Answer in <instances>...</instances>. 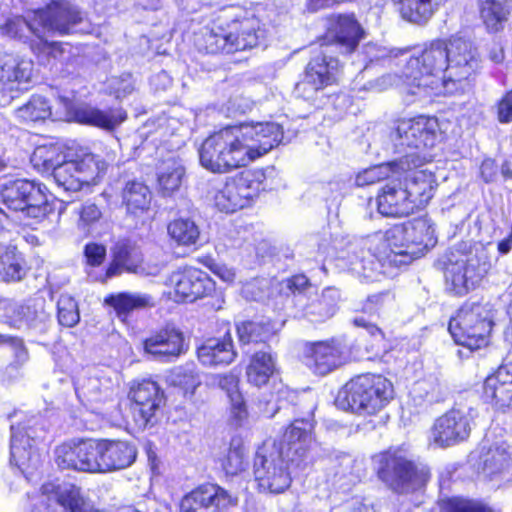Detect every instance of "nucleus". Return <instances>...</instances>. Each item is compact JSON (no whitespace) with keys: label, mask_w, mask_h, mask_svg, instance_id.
Returning <instances> with one entry per match:
<instances>
[{"label":"nucleus","mask_w":512,"mask_h":512,"mask_svg":"<svg viewBox=\"0 0 512 512\" xmlns=\"http://www.w3.org/2000/svg\"><path fill=\"white\" fill-rule=\"evenodd\" d=\"M340 301V290L335 287H326L319 296L306 305L305 314L312 321L324 322L337 313Z\"/></svg>","instance_id":"44"},{"label":"nucleus","mask_w":512,"mask_h":512,"mask_svg":"<svg viewBox=\"0 0 512 512\" xmlns=\"http://www.w3.org/2000/svg\"><path fill=\"white\" fill-rule=\"evenodd\" d=\"M185 168L175 160L167 163V166L158 174L157 188L163 197L171 196L181 187Z\"/></svg>","instance_id":"50"},{"label":"nucleus","mask_w":512,"mask_h":512,"mask_svg":"<svg viewBox=\"0 0 512 512\" xmlns=\"http://www.w3.org/2000/svg\"><path fill=\"white\" fill-rule=\"evenodd\" d=\"M197 357L205 366H227L237 357L231 331L220 337L207 338L198 348Z\"/></svg>","instance_id":"31"},{"label":"nucleus","mask_w":512,"mask_h":512,"mask_svg":"<svg viewBox=\"0 0 512 512\" xmlns=\"http://www.w3.org/2000/svg\"><path fill=\"white\" fill-rule=\"evenodd\" d=\"M237 337L240 345H267L275 334L273 327L268 322L245 320L236 326Z\"/></svg>","instance_id":"45"},{"label":"nucleus","mask_w":512,"mask_h":512,"mask_svg":"<svg viewBox=\"0 0 512 512\" xmlns=\"http://www.w3.org/2000/svg\"><path fill=\"white\" fill-rule=\"evenodd\" d=\"M219 461L222 470L229 476L243 472L248 464L244 449L240 446L229 447Z\"/></svg>","instance_id":"54"},{"label":"nucleus","mask_w":512,"mask_h":512,"mask_svg":"<svg viewBox=\"0 0 512 512\" xmlns=\"http://www.w3.org/2000/svg\"><path fill=\"white\" fill-rule=\"evenodd\" d=\"M236 125L209 134L199 147L200 165L213 174H228L250 163Z\"/></svg>","instance_id":"6"},{"label":"nucleus","mask_w":512,"mask_h":512,"mask_svg":"<svg viewBox=\"0 0 512 512\" xmlns=\"http://www.w3.org/2000/svg\"><path fill=\"white\" fill-rule=\"evenodd\" d=\"M325 21V31L318 38L320 47L334 46L342 56L355 53L366 37V31L354 12L331 13Z\"/></svg>","instance_id":"13"},{"label":"nucleus","mask_w":512,"mask_h":512,"mask_svg":"<svg viewBox=\"0 0 512 512\" xmlns=\"http://www.w3.org/2000/svg\"><path fill=\"white\" fill-rule=\"evenodd\" d=\"M478 11L485 30L490 34L502 32L510 16L506 0H478Z\"/></svg>","instance_id":"43"},{"label":"nucleus","mask_w":512,"mask_h":512,"mask_svg":"<svg viewBox=\"0 0 512 512\" xmlns=\"http://www.w3.org/2000/svg\"><path fill=\"white\" fill-rule=\"evenodd\" d=\"M395 295L390 290L369 295L362 304L361 312L368 316H380L392 308Z\"/></svg>","instance_id":"53"},{"label":"nucleus","mask_w":512,"mask_h":512,"mask_svg":"<svg viewBox=\"0 0 512 512\" xmlns=\"http://www.w3.org/2000/svg\"><path fill=\"white\" fill-rule=\"evenodd\" d=\"M120 197L126 214L133 218L144 217L151 211L152 192L142 180L126 181L120 191Z\"/></svg>","instance_id":"34"},{"label":"nucleus","mask_w":512,"mask_h":512,"mask_svg":"<svg viewBox=\"0 0 512 512\" xmlns=\"http://www.w3.org/2000/svg\"><path fill=\"white\" fill-rule=\"evenodd\" d=\"M482 397L497 410L512 408V363L499 365L485 377Z\"/></svg>","instance_id":"25"},{"label":"nucleus","mask_w":512,"mask_h":512,"mask_svg":"<svg viewBox=\"0 0 512 512\" xmlns=\"http://www.w3.org/2000/svg\"><path fill=\"white\" fill-rule=\"evenodd\" d=\"M169 297L177 304H192L208 300L213 309H220L224 295L215 281L202 269L192 265H182L171 271L165 279Z\"/></svg>","instance_id":"7"},{"label":"nucleus","mask_w":512,"mask_h":512,"mask_svg":"<svg viewBox=\"0 0 512 512\" xmlns=\"http://www.w3.org/2000/svg\"><path fill=\"white\" fill-rule=\"evenodd\" d=\"M235 178L238 180L245 193L255 195V201L260 194L267 190V168L256 167L242 170L236 173Z\"/></svg>","instance_id":"51"},{"label":"nucleus","mask_w":512,"mask_h":512,"mask_svg":"<svg viewBox=\"0 0 512 512\" xmlns=\"http://www.w3.org/2000/svg\"><path fill=\"white\" fill-rule=\"evenodd\" d=\"M25 275L24 261L11 251H4L3 271L0 277L5 282H18Z\"/></svg>","instance_id":"56"},{"label":"nucleus","mask_w":512,"mask_h":512,"mask_svg":"<svg viewBox=\"0 0 512 512\" xmlns=\"http://www.w3.org/2000/svg\"><path fill=\"white\" fill-rule=\"evenodd\" d=\"M103 304L110 307L122 323H128L134 311L153 308L155 301L149 294L123 291L106 295Z\"/></svg>","instance_id":"36"},{"label":"nucleus","mask_w":512,"mask_h":512,"mask_svg":"<svg viewBox=\"0 0 512 512\" xmlns=\"http://www.w3.org/2000/svg\"><path fill=\"white\" fill-rule=\"evenodd\" d=\"M313 420L294 419L275 439H267L254 457V479L260 492L280 494L292 483L291 465H299L315 441Z\"/></svg>","instance_id":"1"},{"label":"nucleus","mask_w":512,"mask_h":512,"mask_svg":"<svg viewBox=\"0 0 512 512\" xmlns=\"http://www.w3.org/2000/svg\"><path fill=\"white\" fill-rule=\"evenodd\" d=\"M394 132L401 146L421 153L437 144L440 123L435 115L417 114L397 119Z\"/></svg>","instance_id":"16"},{"label":"nucleus","mask_w":512,"mask_h":512,"mask_svg":"<svg viewBox=\"0 0 512 512\" xmlns=\"http://www.w3.org/2000/svg\"><path fill=\"white\" fill-rule=\"evenodd\" d=\"M136 248L129 241L117 242L111 250V257L127 267V271L135 266Z\"/></svg>","instance_id":"58"},{"label":"nucleus","mask_w":512,"mask_h":512,"mask_svg":"<svg viewBox=\"0 0 512 512\" xmlns=\"http://www.w3.org/2000/svg\"><path fill=\"white\" fill-rule=\"evenodd\" d=\"M220 10L231 54L259 46L265 36V25L251 8L230 4Z\"/></svg>","instance_id":"10"},{"label":"nucleus","mask_w":512,"mask_h":512,"mask_svg":"<svg viewBox=\"0 0 512 512\" xmlns=\"http://www.w3.org/2000/svg\"><path fill=\"white\" fill-rule=\"evenodd\" d=\"M408 230L406 221L392 225L382 236L375 235L367 239L365 246L371 255L378 261H384L394 256H401L404 264L411 263L410 245L408 241Z\"/></svg>","instance_id":"23"},{"label":"nucleus","mask_w":512,"mask_h":512,"mask_svg":"<svg viewBox=\"0 0 512 512\" xmlns=\"http://www.w3.org/2000/svg\"><path fill=\"white\" fill-rule=\"evenodd\" d=\"M250 162L264 156L274 147L278 146L283 138L280 125L266 123H240L236 125Z\"/></svg>","instance_id":"22"},{"label":"nucleus","mask_w":512,"mask_h":512,"mask_svg":"<svg viewBox=\"0 0 512 512\" xmlns=\"http://www.w3.org/2000/svg\"><path fill=\"white\" fill-rule=\"evenodd\" d=\"M239 496L214 482H204L185 493L179 501V512H234Z\"/></svg>","instance_id":"15"},{"label":"nucleus","mask_w":512,"mask_h":512,"mask_svg":"<svg viewBox=\"0 0 512 512\" xmlns=\"http://www.w3.org/2000/svg\"><path fill=\"white\" fill-rule=\"evenodd\" d=\"M471 422L466 413L450 409L435 419L431 427V440L440 448L458 445L469 438Z\"/></svg>","instance_id":"24"},{"label":"nucleus","mask_w":512,"mask_h":512,"mask_svg":"<svg viewBox=\"0 0 512 512\" xmlns=\"http://www.w3.org/2000/svg\"><path fill=\"white\" fill-rule=\"evenodd\" d=\"M276 354L268 350H258L248 357L245 377L249 385L257 388L268 386L279 377Z\"/></svg>","instance_id":"30"},{"label":"nucleus","mask_w":512,"mask_h":512,"mask_svg":"<svg viewBox=\"0 0 512 512\" xmlns=\"http://www.w3.org/2000/svg\"><path fill=\"white\" fill-rule=\"evenodd\" d=\"M33 66L32 60L6 55L0 62V91L13 92L30 82Z\"/></svg>","instance_id":"37"},{"label":"nucleus","mask_w":512,"mask_h":512,"mask_svg":"<svg viewBox=\"0 0 512 512\" xmlns=\"http://www.w3.org/2000/svg\"><path fill=\"white\" fill-rule=\"evenodd\" d=\"M57 318L61 326L72 328L78 324L80 314L78 304L70 295H60L57 301Z\"/></svg>","instance_id":"55"},{"label":"nucleus","mask_w":512,"mask_h":512,"mask_svg":"<svg viewBox=\"0 0 512 512\" xmlns=\"http://www.w3.org/2000/svg\"><path fill=\"white\" fill-rule=\"evenodd\" d=\"M39 29L59 35H68L83 22V12L71 0H50L35 9Z\"/></svg>","instance_id":"19"},{"label":"nucleus","mask_w":512,"mask_h":512,"mask_svg":"<svg viewBox=\"0 0 512 512\" xmlns=\"http://www.w3.org/2000/svg\"><path fill=\"white\" fill-rule=\"evenodd\" d=\"M29 32L34 36H39V25L36 20L35 9L32 11L30 19H26L22 15H16L7 18L5 22L0 26V31L3 36L11 39L23 41L28 45V41L35 40L25 34V31Z\"/></svg>","instance_id":"46"},{"label":"nucleus","mask_w":512,"mask_h":512,"mask_svg":"<svg viewBox=\"0 0 512 512\" xmlns=\"http://www.w3.org/2000/svg\"><path fill=\"white\" fill-rule=\"evenodd\" d=\"M341 63L337 57L319 51L312 55L304 67L301 78L295 83L294 91L301 98L339 84Z\"/></svg>","instance_id":"14"},{"label":"nucleus","mask_w":512,"mask_h":512,"mask_svg":"<svg viewBox=\"0 0 512 512\" xmlns=\"http://www.w3.org/2000/svg\"><path fill=\"white\" fill-rule=\"evenodd\" d=\"M168 243L172 247L196 251L203 245L199 225L189 217H176L166 225Z\"/></svg>","instance_id":"35"},{"label":"nucleus","mask_w":512,"mask_h":512,"mask_svg":"<svg viewBox=\"0 0 512 512\" xmlns=\"http://www.w3.org/2000/svg\"><path fill=\"white\" fill-rule=\"evenodd\" d=\"M410 259H419L437 243L433 223L427 216L416 217L406 221Z\"/></svg>","instance_id":"39"},{"label":"nucleus","mask_w":512,"mask_h":512,"mask_svg":"<svg viewBox=\"0 0 512 512\" xmlns=\"http://www.w3.org/2000/svg\"><path fill=\"white\" fill-rule=\"evenodd\" d=\"M301 360L313 374L325 376L345 363V353L335 338L307 341L303 344Z\"/></svg>","instance_id":"20"},{"label":"nucleus","mask_w":512,"mask_h":512,"mask_svg":"<svg viewBox=\"0 0 512 512\" xmlns=\"http://www.w3.org/2000/svg\"><path fill=\"white\" fill-rule=\"evenodd\" d=\"M372 461L378 480L397 495L423 491L432 479L431 468L415 461L404 444L387 447L376 453Z\"/></svg>","instance_id":"3"},{"label":"nucleus","mask_w":512,"mask_h":512,"mask_svg":"<svg viewBox=\"0 0 512 512\" xmlns=\"http://www.w3.org/2000/svg\"><path fill=\"white\" fill-rule=\"evenodd\" d=\"M216 379L218 386L226 393L227 397L241 391L240 379L237 375L224 373L217 375Z\"/></svg>","instance_id":"63"},{"label":"nucleus","mask_w":512,"mask_h":512,"mask_svg":"<svg viewBox=\"0 0 512 512\" xmlns=\"http://www.w3.org/2000/svg\"><path fill=\"white\" fill-rule=\"evenodd\" d=\"M399 16L412 24L425 25L441 7V0H390Z\"/></svg>","instance_id":"41"},{"label":"nucleus","mask_w":512,"mask_h":512,"mask_svg":"<svg viewBox=\"0 0 512 512\" xmlns=\"http://www.w3.org/2000/svg\"><path fill=\"white\" fill-rule=\"evenodd\" d=\"M229 410L236 421H242L248 417V406L241 391L228 396Z\"/></svg>","instance_id":"62"},{"label":"nucleus","mask_w":512,"mask_h":512,"mask_svg":"<svg viewBox=\"0 0 512 512\" xmlns=\"http://www.w3.org/2000/svg\"><path fill=\"white\" fill-rule=\"evenodd\" d=\"M447 51V78L450 94H462L470 87L480 68L481 57L477 47L459 35L443 37Z\"/></svg>","instance_id":"9"},{"label":"nucleus","mask_w":512,"mask_h":512,"mask_svg":"<svg viewBox=\"0 0 512 512\" xmlns=\"http://www.w3.org/2000/svg\"><path fill=\"white\" fill-rule=\"evenodd\" d=\"M486 274L485 264H481L477 258H471L463 263L452 264L447 269L446 279L455 295L464 296L480 285Z\"/></svg>","instance_id":"29"},{"label":"nucleus","mask_w":512,"mask_h":512,"mask_svg":"<svg viewBox=\"0 0 512 512\" xmlns=\"http://www.w3.org/2000/svg\"><path fill=\"white\" fill-rule=\"evenodd\" d=\"M42 30L39 29V36L35 37V40L28 41V46L31 51L37 56H47L57 58L64 54V48L61 42L48 41L43 36Z\"/></svg>","instance_id":"57"},{"label":"nucleus","mask_w":512,"mask_h":512,"mask_svg":"<svg viewBox=\"0 0 512 512\" xmlns=\"http://www.w3.org/2000/svg\"><path fill=\"white\" fill-rule=\"evenodd\" d=\"M45 186L27 179H17L1 190L3 203L13 211L25 212L26 216L42 222L54 212L53 202L48 199Z\"/></svg>","instance_id":"11"},{"label":"nucleus","mask_w":512,"mask_h":512,"mask_svg":"<svg viewBox=\"0 0 512 512\" xmlns=\"http://www.w3.org/2000/svg\"><path fill=\"white\" fill-rule=\"evenodd\" d=\"M493 327L489 310L480 301H465L448 323L454 342L472 352L490 345Z\"/></svg>","instance_id":"8"},{"label":"nucleus","mask_w":512,"mask_h":512,"mask_svg":"<svg viewBox=\"0 0 512 512\" xmlns=\"http://www.w3.org/2000/svg\"><path fill=\"white\" fill-rule=\"evenodd\" d=\"M170 395L174 401L199 406L204 402L198 391L204 386L201 373L195 368H181L169 380Z\"/></svg>","instance_id":"33"},{"label":"nucleus","mask_w":512,"mask_h":512,"mask_svg":"<svg viewBox=\"0 0 512 512\" xmlns=\"http://www.w3.org/2000/svg\"><path fill=\"white\" fill-rule=\"evenodd\" d=\"M430 158L416 154H406L399 160L383 162L370 166L358 172L355 176V185L357 187L371 186L380 182H387L393 174H398L405 167L420 168L424 164L429 163Z\"/></svg>","instance_id":"26"},{"label":"nucleus","mask_w":512,"mask_h":512,"mask_svg":"<svg viewBox=\"0 0 512 512\" xmlns=\"http://www.w3.org/2000/svg\"><path fill=\"white\" fill-rule=\"evenodd\" d=\"M85 186L98 184L107 172L108 164L91 152L77 151L70 159Z\"/></svg>","instance_id":"42"},{"label":"nucleus","mask_w":512,"mask_h":512,"mask_svg":"<svg viewBox=\"0 0 512 512\" xmlns=\"http://www.w3.org/2000/svg\"><path fill=\"white\" fill-rule=\"evenodd\" d=\"M78 215L79 223L84 227H89L97 223L102 218V210L96 203L86 201L81 205Z\"/></svg>","instance_id":"60"},{"label":"nucleus","mask_w":512,"mask_h":512,"mask_svg":"<svg viewBox=\"0 0 512 512\" xmlns=\"http://www.w3.org/2000/svg\"><path fill=\"white\" fill-rule=\"evenodd\" d=\"M127 399L130 408L136 411L142 425L147 426L155 419L157 412L165 401V392L151 376L134 379L130 382Z\"/></svg>","instance_id":"18"},{"label":"nucleus","mask_w":512,"mask_h":512,"mask_svg":"<svg viewBox=\"0 0 512 512\" xmlns=\"http://www.w3.org/2000/svg\"><path fill=\"white\" fill-rule=\"evenodd\" d=\"M221 10L205 26L195 31L192 35L194 49L203 55H231L229 50L228 37L223 24Z\"/></svg>","instance_id":"27"},{"label":"nucleus","mask_w":512,"mask_h":512,"mask_svg":"<svg viewBox=\"0 0 512 512\" xmlns=\"http://www.w3.org/2000/svg\"><path fill=\"white\" fill-rule=\"evenodd\" d=\"M497 120L502 124L512 122V89L506 90L496 102Z\"/></svg>","instance_id":"61"},{"label":"nucleus","mask_w":512,"mask_h":512,"mask_svg":"<svg viewBox=\"0 0 512 512\" xmlns=\"http://www.w3.org/2000/svg\"><path fill=\"white\" fill-rule=\"evenodd\" d=\"M10 429V461L19 468L27 466L37 450V429L29 421L12 424Z\"/></svg>","instance_id":"28"},{"label":"nucleus","mask_w":512,"mask_h":512,"mask_svg":"<svg viewBox=\"0 0 512 512\" xmlns=\"http://www.w3.org/2000/svg\"><path fill=\"white\" fill-rule=\"evenodd\" d=\"M188 348L184 333L171 324L152 331L142 341L143 352L163 362L174 361L185 354Z\"/></svg>","instance_id":"21"},{"label":"nucleus","mask_w":512,"mask_h":512,"mask_svg":"<svg viewBox=\"0 0 512 512\" xmlns=\"http://www.w3.org/2000/svg\"><path fill=\"white\" fill-rule=\"evenodd\" d=\"M76 122L94 126L106 131H113L128 118L127 112L122 107H109L101 110L91 106L77 107L73 111Z\"/></svg>","instance_id":"38"},{"label":"nucleus","mask_w":512,"mask_h":512,"mask_svg":"<svg viewBox=\"0 0 512 512\" xmlns=\"http://www.w3.org/2000/svg\"><path fill=\"white\" fill-rule=\"evenodd\" d=\"M394 383L380 372H362L349 378L339 389L340 407L362 418L377 417L394 400Z\"/></svg>","instance_id":"4"},{"label":"nucleus","mask_w":512,"mask_h":512,"mask_svg":"<svg viewBox=\"0 0 512 512\" xmlns=\"http://www.w3.org/2000/svg\"><path fill=\"white\" fill-rule=\"evenodd\" d=\"M436 187L437 180L432 171L405 167L378 189L376 210L384 217H407L426 208Z\"/></svg>","instance_id":"2"},{"label":"nucleus","mask_w":512,"mask_h":512,"mask_svg":"<svg viewBox=\"0 0 512 512\" xmlns=\"http://www.w3.org/2000/svg\"><path fill=\"white\" fill-rule=\"evenodd\" d=\"M101 473L131 466L137 457L134 444L126 440L100 439Z\"/></svg>","instance_id":"32"},{"label":"nucleus","mask_w":512,"mask_h":512,"mask_svg":"<svg viewBox=\"0 0 512 512\" xmlns=\"http://www.w3.org/2000/svg\"><path fill=\"white\" fill-rule=\"evenodd\" d=\"M39 492L45 499L34 504L30 512H102L82 488L73 483L62 485L46 481Z\"/></svg>","instance_id":"12"},{"label":"nucleus","mask_w":512,"mask_h":512,"mask_svg":"<svg viewBox=\"0 0 512 512\" xmlns=\"http://www.w3.org/2000/svg\"><path fill=\"white\" fill-rule=\"evenodd\" d=\"M84 263L95 268L101 266L107 256L106 246L98 242H88L83 248Z\"/></svg>","instance_id":"59"},{"label":"nucleus","mask_w":512,"mask_h":512,"mask_svg":"<svg viewBox=\"0 0 512 512\" xmlns=\"http://www.w3.org/2000/svg\"><path fill=\"white\" fill-rule=\"evenodd\" d=\"M30 163L40 174L50 176L61 163V149L54 143L38 145L30 156Z\"/></svg>","instance_id":"47"},{"label":"nucleus","mask_w":512,"mask_h":512,"mask_svg":"<svg viewBox=\"0 0 512 512\" xmlns=\"http://www.w3.org/2000/svg\"><path fill=\"white\" fill-rule=\"evenodd\" d=\"M439 512H496L494 507L481 499L463 496H446L437 501Z\"/></svg>","instance_id":"48"},{"label":"nucleus","mask_w":512,"mask_h":512,"mask_svg":"<svg viewBox=\"0 0 512 512\" xmlns=\"http://www.w3.org/2000/svg\"><path fill=\"white\" fill-rule=\"evenodd\" d=\"M285 282L287 289L293 295L302 294L311 286L309 278L302 273L288 277Z\"/></svg>","instance_id":"64"},{"label":"nucleus","mask_w":512,"mask_h":512,"mask_svg":"<svg viewBox=\"0 0 512 512\" xmlns=\"http://www.w3.org/2000/svg\"><path fill=\"white\" fill-rule=\"evenodd\" d=\"M56 462L62 469L101 473L100 439H81L60 444Z\"/></svg>","instance_id":"17"},{"label":"nucleus","mask_w":512,"mask_h":512,"mask_svg":"<svg viewBox=\"0 0 512 512\" xmlns=\"http://www.w3.org/2000/svg\"><path fill=\"white\" fill-rule=\"evenodd\" d=\"M443 37L435 38L423 45L418 55L411 56L400 75L410 94L417 90H430L434 94H450L446 82L448 66L447 51Z\"/></svg>","instance_id":"5"},{"label":"nucleus","mask_w":512,"mask_h":512,"mask_svg":"<svg viewBox=\"0 0 512 512\" xmlns=\"http://www.w3.org/2000/svg\"><path fill=\"white\" fill-rule=\"evenodd\" d=\"M16 115L23 123L45 121L52 116V107L45 97L32 95L27 103L16 110Z\"/></svg>","instance_id":"49"},{"label":"nucleus","mask_w":512,"mask_h":512,"mask_svg":"<svg viewBox=\"0 0 512 512\" xmlns=\"http://www.w3.org/2000/svg\"><path fill=\"white\" fill-rule=\"evenodd\" d=\"M50 176L59 188L67 192H78L85 186L69 159L61 161Z\"/></svg>","instance_id":"52"},{"label":"nucleus","mask_w":512,"mask_h":512,"mask_svg":"<svg viewBox=\"0 0 512 512\" xmlns=\"http://www.w3.org/2000/svg\"><path fill=\"white\" fill-rule=\"evenodd\" d=\"M255 195L245 193L235 176L226 178L224 185L214 195L215 207L224 213H235L251 207L255 203Z\"/></svg>","instance_id":"40"}]
</instances>
